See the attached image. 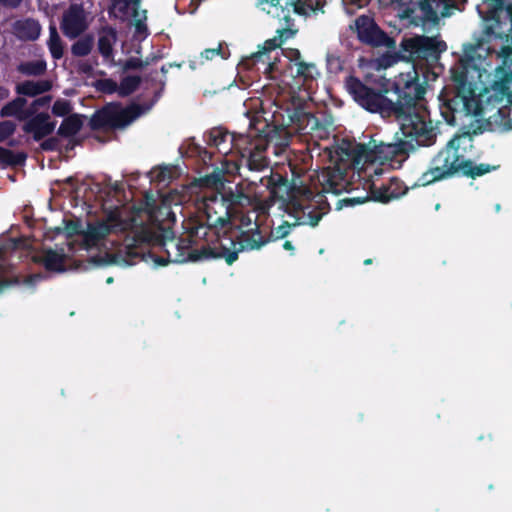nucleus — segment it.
<instances>
[{
	"instance_id": "nucleus-1",
	"label": "nucleus",
	"mask_w": 512,
	"mask_h": 512,
	"mask_svg": "<svg viewBox=\"0 0 512 512\" xmlns=\"http://www.w3.org/2000/svg\"><path fill=\"white\" fill-rule=\"evenodd\" d=\"M395 143L369 144L342 139L337 145L336 154L339 162L334 168H327L321 174L320 183L324 193L341 194L348 185L347 170H364L367 164L400 161L408 157L416 147H430L418 143L412 137H405Z\"/></svg>"
},
{
	"instance_id": "nucleus-2",
	"label": "nucleus",
	"mask_w": 512,
	"mask_h": 512,
	"mask_svg": "<svg viewBox=\"0 0 512 512\" xmlns=\"http://www.w3.org/2000/svg\"><path fill=\"white\" fill-rule=\"evenodd\" d=\"M206 144L209 147H219L229 141L237 150L239 159L235 162V170L240 175L241 166H246L250 171H262L269 166L266 155L271 144L275 147L286 148L289 144L288 132L281 126H271L264 122L262 128L250 130L247 134H231L228 131L216 127L206 135Z\"/></svg>"
},
{
	"instance_id": "nucleus-3",
	"label": "nucleus",
	"mask_w": 512,
	"mask_h": 512,
	"mask_svg": "<svg viewBox=\"0 0 512 512\" xmlns=\"http://www.w3.org/2000/svg\"><path fill=\"white\" fill-rule=\"evenodd\" d=\"M391 87L396 95L393 104L401 108L397 111L396 119L400 122L402 135L412 137L420 144L434 145L437 140V127L432 120H426L424 113L416 112L417 102L426 93L416 66L413 65L411 71L395 77Z\"/></svg>"
},
{
	"instance_id": "nucleus-4",
	"label": "nucleus",
	"mask_w": 512,
	"mask_h": 512,
	"mask_svg": "<svg viewBox=\"0 0 512 512\" xmlns=\"http://www.w3.org/2000/svg\"><path fill=\"white\" fill-rule=\"evenodd\" d=\"M481 126L472 132L466 131L450 139L431 159L429 168L421 174L418 182L422 186L463 176L476 179L490 173L495 166L486 163L476 164L459 151L460 144L465 140L472 141V136L482 133Z\"/></svg>"
},
{
	"instance_id": "nucleus-5",
	"label": "nucleus",
	"mask_w": 512,
	"mask_h": 512,
	"mask_svg": "<svg viewBox=\"0 0 512 512\" xmlns=\"http://www.w3.org/2000/svg\"><path fill=\"white\" fill-rule=\"evenodd\" d=\"M454 86H445L439 94V111L448 125H455L457 115L479 116L482 114L480 102L461 72L453 77Z\"/></svg>"
},
{
	"instance_id": "nucleus-6",
	"label": "nucleus",
	"mask_w": 512,
	"mask_h": 512,
	"mask_svg": "<svg viewBox=\"0 0 512 512\" xmlns=\"http://www.w3.org/2000/svg\"><path fill=\"white\" fill-rule=\"evenodd\" d=\"M238 227L233 224L231 228H222L212 230L215 236L214 239H200L199 250L192 253H178L176 254V261H184L190 259L191 261H202L208 259H224L228 265H232L239 255V240H238Z\"/></svg>"
},
{
	"instance_id": "nucleus-7",
	"label": "nucleus",
	"mask_w": 512,
	"mask_h": 512,
	"mask_svg": "<svg viewBox=\"0 0 512 512\" xmlns=\"http://www.w3.org/2000/svg\"><path fill=\"white\" fill-rule=\"evenodd\" d=\"M189 229L188 223L185 226V235L181 236L177 241L174 238L165 240L159 239L158 235L153 232L149 227L145 225H141L133 232V246L142 247L149 246L150 244H154L155 242H159L160 246L163 248L166 253V257L156 256L154 262L159 266H165L168 263H186L192 262L190 259H186L184 261H176L175 257L178 253H192L195 250H199L200 239L201 238H192V242L189 245L184 243L185 240L189 239Z\"/></svg>"
},
{
	"instance_id": "nucleus-8",
	"label": "nucleus",
	"mask_w": 512,
	"mask_h": 512,
	"mask_svg": "<svg viewBox=\"0 0 512 512\" xmlns=\"http://www.w3.org/2000/svg\"><path fill=\"white\" fill-rule=\"evenodd\" d=\"M292 172V179H288L281 174H273L270 172L269 176L262 177L260 182L266 186L273 199L282 201H289L294 208L304 209L301 205V200H310L313 197L311 189L301 180L304 174L303 169L297 168L296 165L289 164Z\"/></svg>"
},
{
	"instance_id": "nucleus-9",
	"label": "nucleus",
	"mask_w": 512,
	"mask_h": 512,
	"mask_svg": "<svg viewBox=\"0 0 512 512\" xmlns=\"http://www.w3.org/2000/svg\"><path fill=\"white\" fill-rule=\"evenodd\" d=\"M346 88L359 106L370 113H378L383 118H396L397 111L401 109L394 106L393 99L387 96L390 91L388 88L374 89L355 76L346 79Z\"/></svg>"
},
{
	"instance_id": "nucleus-10",
	"label": "nucleus",
	"mask_w": 512,
	"mask_h": 512,
	"mask_svg": "<svg viewBox=\"0 0 512 512\" xmlns=\"http://www.w3.org/2000/svg\"><path fill=\"white\" fill-rule=\"evenodd\" d=\"M203 211L206 218L205 223L198 221H189V239L185 240L184 243L189 245L193 240L192 238L205 239L209 235L210 231L218 230L222 228H231L232 218H234L230 208H227L223 200L218 198V194L213 193L211 196L206 197L203 202Z\"/></svg>"
},
{
	"instance_id": "nucleus-11",
	"label": "nucleus",
	"mask_w": 512,
	"mask_h": 512,
	"mask_svg": "<svg viewBox=\"0 0 512 512\" xmlns=\"http://www.w3.org/2000/svg\"><path fill=\"white\" fill-rule=\"evenodd\" d=\"M149 107L132 103L125 108L118 102H111L96 110L90 120L89 127L92 131H111L122 129L137 119Z\"/></svg>"
},
{
	"instance_id": "nucleus-12",
	"label": "nucleus",
	"mask_w": 512,
	"mask_h": 512,
	"mask_svg": "<svg viewBox=\"0 0 512 512\" xmlns=\"http://www.w3.org/2000/svg\"><path fill=\"white\" fill-rule=\"evenodd\" d=\"M447 45L436 37L426 35H414L403 38L399 46V55L402 59L413 62H436Z\"/></svg>"
},
{
	"instance_id": "nucleus-13",
	"label": "nucleus",
	"mask_w": 512,
	"mask_h": 512,
	"mask_svg": "<svg viewBox=\"0 0 512 512\" xmlns=\"http://www.w3.org/2000/svg\"><path fill=\"white\" fill-rule=\"evenodd\" d=\"M136 226L135 219H123L118 208L110 210L105 219L89 224L85 234V240L89 243H97L111 233L125 232Z\"/></svg>"
},
{
	"instance_id": "nucleus-14",
	"label": "nucleus",
	"mask_w": 512,
	"mask_h": 512,
	"mask_svg": "<svg viewBox=\"0 0 512 512\" xmlns=\"http://www.w3.org/2000/svg\"><path fill=\"white\" fill-rule=\"evenodd\" d=\"M357 37L361 43L371 47L395 48V40L383 31L374 19L367 15H361L355 20Z\"/></svg>"
},
{
	"instance_id": "nucleus-15",
	"label": "nucleus",
	"mask_w": 512,
	"mask_h": 512,
	"mask_svg": "<svg viewBox=\"0 0 512 512\" xmlns=\"http://www.w3.org/2000/svg\"><path fill=\"white\" fill-rule=\"evenodd\" d=\"M325 0H271V5L276 9L280 8L281 13H276V17L289 23L290 8L298 15L307 16L311 13L323 12Z\"/></svg>"
},
{
	"instance_id": "nucleus-16",
	"label": "nucleus",
	"mask_w": 512,
	"mask_h": 512,
	"mask_svg": "<svg viewBox=\"0 0 512 512\" xmlns=\"http://www.w3.org/2000/svg\"><path fill=\"white\" fill-rule=\"evenodd\" d=\"M281 43L280 37L266 40L260 50L242 60V65L247 69H253L255 65L261 63L264 65V73L273 78L272 73L278 70V66L276 59L271 60L270 53L280 47Z\"/></svg>"
},
{
	"instance_id": "nucleus-17",
	"label": "nucleus",
	"mask_w": 512,
	"mask_h": 512,
	"mask_svg": "<svg viewBox=\"0 0 512 512\" xmlns=\"http://www.w3.org/2000/svg\"><path fill=\"white\" fill-rule=\"evenodd\" d=\"M62 33L69 39L78 38L87 29L85 11L80 4H71L63 13L60 23Z\"/></svg>"
},
{
	"instance_id": "nucleus-18",
	"label": "nucleus",
	"mask_w": 512,
	"mask_h": 512,
	"mask_svg": "<svg viewBox=\"0 0 512 512\" xmlns=\"http://www.w3.org/2000/svg\"><path fill=\"white\" fill-rule=\"evenodd\" d=\"M55 122L50 121L47 112H41L24 123L22 129L27 134H32L33 140L38 142L52 134L55 129Z\"/></svg>"
},
{
	"instance_id": "nucleus-19",
	"label": "nucleus",
	"mask_w": 512,
	"mask_h": 512,
	"mask_svg": "<svg viewBox=\"0 0 512 512\" xmlns=\"http://www.w3.org/2000/svg\"><path fill=\"white\" fill-rule=\"evenodd\" d=\"M238 240L239 252L258 250L270 242V239L261 234L260 227L256 221L253 228L238 232Z\"/></svg>"
},
{
	"instance_id": "nucleus-20",
	"label": "nucleus",
	"mask_w": 512,
	"mask_h": 512,
	"mask_svg": "<svg viewBox=\"0 0 512 512\" xmlns=\"http://www.w3.org/2000/svg\"><path fill=\"white\" fill-rule=\"evenodd\" d=\"M222 190V192H215V194H218V198L223 200L227 208H230V212H232L234 217H236L239 208H243L251 203V198L242 189L237 187L232 189L229 187L228 189L222 188Z\"/></svg>"
},
{
	"instance_id": "nucleus-21",
	"label": "nucleus",
	"mask_w": 512,
	"mask_h": 512,
	"mask_svg": "<svg viewBox=\"0 0 512 512\" xmlns=\"http://www.w3.org/2000/svg\"><path fill=\"white\" fill-rule=\"evenodd\" d=\"M14 34L23 41H35L41 33V26L37 20L27 18L18 20L13 25Z\"/></svg>"
},
{
	"instance_id": "nucleus-22",
	"label": "nucleus",
	"mask_w": 512,
	"mask_h": 512,
	"mask_svg": "<svg viewBox=\"0 0 512 512\" xmlns=\"http://www.w3.org/2000/svg\"><path fill=\"white\" fill-rule=\"evenodd\" d=\"M52 89L50 80H26L16 85L15 91L18 95L27 97H36L38 95L49 92Z\"/></svg>"
},
{
	"instance_id": "nucleus-23",
	"label": "nucleus",
	"mask_w": 512,
	"mask_h": 512,
	"mask_svg": "<svg viewBox=\"0 0 512 512\" xmlns=\"http://www.w3.org/2000/svg\"><path fill=\"white\" fill-rule=\"evenodd\" d=\"M33 262L43 264L47 271L51 272H64L65 271V256L59 254L52 249H48L44 256H34Z\"/></svg>"
},
{
	"instance_id": "nucleus-24",
	"label": "nucleus",
	"mask_w": 512,
	"mask_h": 512,
	"mask_svg": "<svg viewBox=\"0 0 512 512\" xmlns=\"http://www.w3.org/2000/svg\"><path fill=\"white\" fill-rule=\"evenodd\" d=\"M117 39L116 30L112 27H104L98 38V51L105 60H113V44Z\"/></svg>"
},
{
	"instance_id": "nucleus-25",
	"label": "nucleus",
	"mask_w": 512,
	"mask_h": 512,
	"mask_svg": "<svg viewBox=\"0 0 512 512\" xmlns=\"http://www.w3.org/2000/svg\"><path fill=\"white\" fill-rule=\"evenodd\" d=\"M47 46L53 59L60 60L63 57L64 43L54 24L49 25V38L47 41Z\"/></svg>"
},
{
	"instance_id": "nucleus-26",
	"label": "nucleus",
	"mask_w": 512,
	"mask_h": 512,
	"mask_svg": "<svg viewBox=\"0 0 512 512\" xmlns=\"http://www.w3.org/2000/svg\"><path fill=\"white\" fill-rule=\"evenodd\" d=\"M82 126L83 122L81 117L77 114H73L65 117L58 128L57 134L62 137H72L81 130Z\"/></svg>"
},
{
	"instance_id": "nucleus-27",
	"label": "nucleus",
	"mask_w": 512,
	"mask_h": 512,
	"mask_svg": "<svg viewBox=\"0 0 512 512\" xmlns=\"http://www.w3.org/2000/svg\"><path fill=\"white\" fill-rule=\"evenodd\" d=\"M27 105V100L24 97L18 96L6 103L0 110V116L15 117L20 121V117L23 115V109Z\"/></svg>"
},
{
	"instance_id": "nucleus-28",
	"label": "nucleus",
	"mask_w": 512,
	"mask_h": 512,
	"mask_svg": "<svg viewBox=\"0 0 512 512\" xmlns=\"http://www.w3.org/2000/svg\"><path fill=\"white\" fill-rule=\"evenodd\" d=\"M94 47V37L86 34L71 45V54L74 57H85L91 53Z\"/></svg>"
},
{
	"instance_id": "nucleus-29",
	"label": "nucleus",
	"mask_w": 512,
	"mask_h": 512,
	"mask_svg": "<svg viewBox=\"0 0 512 512\" xmlns=\"http://www.w3.org/2000/svg\"><path fill=\"white\" fill-rule=\"evenodd\" d=\"M27 154L25 152H13L0 146V163L4 166H22L25 164Z\"/></svg>"
},
{
	"instance_id": "nucleus-30",
	"label": "nucleus",
	"mask_w": 512,
	"mask_h": 512,
	"mask_svg": "<svg viewBox=\"0 0 512 512\" xmlns=\"http://www.w3.org/2000/svg\"><path fill=\"white\" fill-rule=\"evenodd\" d=\"M46 70L47 63L45 60L21 62L17 66V71L26 76H41Z\"/></svg>"
},
{
	"instance_id": "nucleus-31",
	"label": "nucleus",
	"mask_w": 512,
	"mask_h": 512,
	"mask_svg": "<svg viewBox=\"0 0 512 512\" xmlns=\"http://www.w3.org/2000/svg\"><path fill=\"white\" fill-rule=\"evenodd\" d=\"M142 78L137 75L123 77L118 85V94L121 97H127L133 94L140 86Z\"/></svg>"
},
{
	"instance_id": "nucleus-32",
	"label": "nucleus",
	"mask_w": 512,
	"mask_h": 512,
	"mask_svg": "<svg viewBox=\"0 0 512 512\" xmlns=\"http://www.w3.org/2000/svg\"><path fill=\"white\" fill-rule=\"evenodd\" d=\"M319 75L317 67L314 63H307L305 61L296 62V74L294 77L302 78L304 83L315 80Z\"/></svg>"
},
{
	"instance_id": "nucleus-33",
	"label": "nucleus",
	"mask_w": 512,
	"mask_h": 512,
	"mask_svg": "<svg viewBox=\"0 0 512 512\" xmlns=\"http://www.w3.org/2000/svg\"><path fill=\"white\" fill-rule=\"evenodd\" d=\"M369 193L371 198L377 202L388 203L392 200L390 197V190H388V182L382 183L380 186L372 183L369 189Z\"/></svg>"
},
{
	"instance_id": "nucleus-34",
	"label": "nucleus",
	"mask_w": 512,
	"mask_h": 512,
	"mask_svg": "<svg viewBox=\"0 0 512 512\" xmlns=\"http://www.w3.org/2000/svg\"><path fill=\"white\" fill-rule=\"evenodd\" d=\"M201 182L205 187L213 188L217 192L224 188V177L220 171L215 170L211 174L204 176L201 178Z\"/></svg>"
},
{
	"instance_id": "nucleus-35",
	"label": "nucleus",
	"mask_w": 512,
	"mask_h": 512,
	"mask_svg": "<svg viewBox=\"0 0 512 512\" xmlns=\"http://www.w3.org/2000/svg\"><path fill=\"white\" fill-rule=\"evenodd\" d=\"M388 190L392 200L398 199L408 192V187L397 177H391L388 181Z\"/></svg>"
},
{
	"instance_id": "nucleus-36",
	"label": "nucleus",
	"mask_w": 512,
	"mask_h": 512,
	"mask_svg": "<svg viewBox=\"0 0 512 512\" xmlns=\"http://www.w3.org/2000/svg\"><path fill=\"white\" fill-rule=\"evenodd\" d=\"M296 225H297L296 223L289 224L287 221H284L278 227L273 228L270 231L269 236L266 237V238L270 239V241H276V240H279V239H283V238L287 237L290 234L291 229L294 228Z\"/></svg>"
},
{
	"instance_id": "nucleus-37",
	"label": "nucleus",
	"mask_w": 512,
	"mask_h": 512,
	"mask_svg": "<svg viewBox=\"0 0 512 512\" xmlns=\"http://www.w3.org/2000/svg\"><path fill=\"white\" fill-rule=\"evenodd\" d=\"M94 87L97 91L104 94L118 93V84L111 78L99 79L94 83Z\"/></svg>"
},
{
	"instance_id": "nucleus-38",
	"label": "nucleus",
	"mask_w": 512,
	"mask_h": 512,
	"mask_svg": "<svg viewBox=\"0 0 512 512\" xmlns=\"http://www.w3.org/2000/svg\"><path fill=\"white\" fill-rule=\"evenodd\" d=\"M301 205L304 207L303 210L299 209V208H294V209L297 211H301L303 213V215H307V218H308L307 223L310 226H312V227L317 226L318 223L320 222V220L322 219L323 215L326 213V211L309 210L308 212H306L307 209H310V206L309 205L305 206L302 202H301Z\"/></svg>"
},
{
	"instance_id": "nucleus-39",
	"label": "nucleus",
	"mask_w": 512,
	"mask_h": 512,
	"mask_svg": "<svg viewBox=\"0 0 512 512\" xmlns=\"http://www.w3.org/2000/svg\"><path fill=\"white\" fill-rule=\"evenodd\" d=\"M72 107L68 100L57 99L52 106V113L58 117H67Z\"/></svg>"
},
{
	"instance_id": "nucleus-40",
	"label": "nucleus",
	"mask_w": 512,
	"mask_h": 512,
	"mask_svg": "<svg viewBox=\"0 0 512 512\" xmlns=\"http://www.w3.org/2000/svg\"><path fill=\"white\" fill-rule=\"evenodd\" d=\"M327 69L331 73H339L344 69V61L342 58L335 54L327 55Z\"/></svg>"
},
{
	"instance_id": "nucleus-41",
	"label": "nucleus",
	"mask_w": 512,
	"mask_h": 512,
	"mask_svg": "<svg viewBox=\"0 0 512 512\" xmlns=\"http://www.w3.org/2000/svg\"><path fill=\"white\" fill-rule=\"evenodd\" d=\"M148 65H150L149 58H146L145 60H141L140 58H137V57H130L125 60L122 68L124 71H130V70L142 69Z\"/></svg>"
},
{
	"instance_id": "nucleus-42",
	"label": "nucleus",
	"mask_w": 512,
	"mask_h": 512,
	"mask_svg": "<svg viewBox=\"0 0 512 512\" xmlns=\"http://www.w3.org/2000/svg\"><path fill=\"white\" fill-rule=\"evenodd\" d=\"M16 131V124L11 120L0 122V143L8 139Z\"/></svg>"
},
{
	"instance_id": "nucleus-43",
	"label": "nucleus",
	"mask_w": 512,
	"mask_h": 512,
	"mask_svg": "<svg viewBox=\"0 0 512 512\" xmlns=\"http://www.w3.org/2000/svg\"><path fill=\"white\" fill-rule=\"evenodd\" d=\"M190 151L193 155L198 156L204 164H207L212 160V153L208 151L205 147H202L198 144H193L190 147Z\"/></svg>"
},
{
	"instance_id": "nucleus-44",
	"label": "nucleus",
	"mask_w": 512,
	"mask_h": 512,
	"mask_svg": "<svg viewBox=\"0 0 512 512\" xmlns=\"http://www.w3.org/2000/svg\"><path fill=\"white\" fill-rule=\"evenodd\" d=\"M216 56H220L223 59L227 58L226 51L223 49L221 43L217 48H208L201 53V57L205 60H212Z\"/></svg>"
},
{
	"instance_id": "nucleus-45",
	"label": "nucleus",
	"mask_w": 512,
	"mask_h": 512,
	"mask_svg": "<svg viewBox=\"0 0 512 512\" xmlns=\"http://www.w3.org/2000/svg\"><path fill=\"white\" fill-rule=\"evenodd\" d=\"M146 20V10H143L141 14L137 18H135V32L137 35H144V37L148 34V28L145 24Z\"/></svg>"
},
{
	"instance_id": "nucleus-46",
	"label": "nucleus",
	"mask_w": 512,
	"mask_h": 512,
	"mask_svg": "<svg viewBox=\"0 0 512 512\" xmlns=\"http://www.w3.org/2000/svg\"><path fill=\"white\" fill-rule=\"evenodd\" d=\"M59 147V140L56 137L43 139L40 143V148L43 151H55Z\"/></svg>"
},
{
	"instance_id": "nucleus-47",
	"label": "nucleus",
	"mask_w": 512,
	"mask_h": 512,
	"mask_svg": "<svg viewBox=\"0 0 512 512\" xmlns=\"http://www.w3.org/2000/svg\"><path fill=\"white\" fill-rule=\"evenodd\" d=\"M18 279H20L18 276H16ZM45 279V275L42 273H34L26 276L24 280L22 281L23 284L33 286L37 282ZM19 284H21V280H19Z\"/></svg>"
},
{
	"instance_id": "nucleus-48",
	"label": "nucleus",
	"mask_w": 512,
	"mask_h": 512,
	"mask_svg": "<svg viewBox=\"0 0 512 512\" xmlns=\"http://www.w3.org/2000/svg\"><path fill=\"white\" fill-rule=\"evenodd\" d=\"M39 108L37 106H33V101L29 105V107L23 109V115L20 117V121H28L32 117H34L37 113Z\"/></svg>"
},
{
	"instance_id": "nucleus-49",
	"label": "nucleus",
	"mask_w": 512,
	"mask_h": 512,
	"mask_svg": "<svg viewBox=\"0 0 512 512\" xmlns=\"http://www.w3.org/2000/svg\"><path fill=\"white\" fill-rule=\"evenodd\" d=\"M126 8L131 7L133 9V17L137 18L139 14L140 0H122Z\"/></svg>"
},
{
	"instance_id": "nucleus-50",
	"label": "nucleus",
	"mask_w": 512,
	"mask_h": 512,
	"mask_svg": "<svg viewBox=\"0 0 512 512\" xmlns=\"http://www.w3.org/2000/svg\"><path fill=\"white\" fill-rule=\"evenodd\" d=\"M52 101L51 95H45L33 100V106H37L39 109L42 107H47Z\"/></svg>"
},
{
	"instance_id": "nucleus-51",
	"label": "nucleus",
	"mask_w": 512,
	"mask_h": 512,
	"mask_svg": "<svg viewBox=\"0 0 512 512\" xmlns=\"http://www.w3.org/2000/svg\"><path fill=\"white\" fill-rule=\"evenodd\" d=\"M216 149L223 156H226L229 153H236L237 154V150L234 147H232V145L230 144L229 141L225 145L216 147Z\"/></svg>"
},
{
	"instance_id": "nucleus-52",
	"label": "nucleus",
	"mask_w": 512,
	"mask_h": 512,
	"mask_svg": "<svg viewBox=\"0 0 512 512\" xmlns=\"http://www.w3.org/2000/svg\"><path fill=\"white\" fill-rule=\"evenodd\" d=\"M12 285H19V279L17 277H12L10 279H4L0 281V293L3 291L4 288L12 286Z\"/></svg>"
},
{
	"instance_id": "nucleus-53",
	"label": "nucleus",
	"mask_w": 512,
	"mask_h": 512,
	"mask_svg": "<svg viewBox=\"0 0 512 512\" xmlns=\"http://www.w3.org/2000/svg\"><path fill=\"white\" fill-rule=\"evenodd\" d=\"M22 0H0V3L8 8H17Z\"/></svg>"
},
{
	"instance_id": "nucleus-54",
	"label": "nucleus",
	"mask_w": 512,
	"mask_h": 512,
	"mask_svg": "<svg viewBox=\"0 0 512 512\" xmlns=\"http://www.w3.org/2000/svg\"><path fill=\"white\" fill-rule=\"evenodd\" d=\"M290 61L294 62L296 64V62L298 61H302L301 60V53L298 49H291L290 50Z\"/></svg>"
},
{
	"instance_id": "nucleus-55",
	"label": "nucleus",
	"mask_w": 512,
	"mask_h": 512,
	"mask_svg": "<svg viewBox=\"0 0 512 512\" xmlns=\"http://www.w3.org/2000/svg\"><path fill=\"white\" fill-rule=\"evenodd\" d=\"M253 220L248 214H243L240 217V225L242 227H248L252 224Z\"/></svg>"
},
{
	"instance_id": "nucleus-56",
	"label": "nucleus",
	"mask_w": 512,
	"mask_h": 512,
	"mask_svg": "<svg viewBox=\"0 0 512 512\" xmlns=\"http://www.w3.org/2000/svg\"><path fill=\"white\" fill-rule=\"evenodd\" d=\"M10 91L5 86L0 85V101L5 100L9 97Z\"/></svg>"
},
{
	"instance_id": "nucleus-57",
	"label": "nucleus",
	"mask_w": 512,
	"mask_h": 512,
	"mask_svg": "<svg viewBox=\"0 0 512 512\" xmlns=\"http://www.w3.org/2000/svg\"><path fill=\"white\" fill-rule=\"evenodd\" d=\"M80 71L85 74H88L92 71V66L88 63H84L80 66Z\"/></svg>"
},
{
	"instance_id": "nucleus-58",
	"label": "nucleus",
	"mask_w": 512,
	"mask_h": 512,
	"mask_svg": "<svg viewBox=\"0 0 512 512\" xmlns=\"http://www.w3.org/2000/svg\"><path fill=\"white\" fill-rule=\"evenodd\" d=\"M158 72L156 70L150 72L145 76V80L147 81H155L157 77Z\"/></svg>"
},
{
	"instance_id": "nucleus-59",
	"label": "nucleus",
	"mask_w": 512,
	"mask_h": 512,
	"mask_svg": "<svg viewBox=\"0 0 512 512\" xmlns=\"http://www.w3.org/2000/svg\"><path fill=\"white\" fill-rule=\"evenodd\" d=\"M283 248H284L285 250H287V251H291V252H293V251H294V246H293V244H292V242H291V241H285V242L283 243Z\"/></svg>"
},
{
	"instance_id": "nucleus-60",
	"label": "nucleus",
	"mask_w": 512,
	"mask_h": 512,
	"mask_svg": "<svg viewBox=\"0 0 512 512\" xmlns=\"http://www.w3.org/2000/svg\"><path fill=\"white\" fill-rule=\"evenodd\" d=\"M92 261L96 264H101L103 263V260L101 258H98V257H93L92 258Z\"/></svg>"
},
{
	"instance_id": "nucleus-61",
	"label": "nucleus",
	"mask_w": 512,
	"mask_h": 512,
	"mask_svg": "<svg viewBox=\"0 0 512 512\" xmlns=\"http://www.w3.org/2000/svg\"><path fill=\"white\" fill-rule=\"evenodd\" d=\"M66 183L72 185L74 183V177L70 176L65 180Z\"/></svg>"
},
{
	"instance_id": "nucleus-62",
	"label": "nucleus",
	"mask_w": 512,
	"mask_h": 512,
	"mask_svg": "<svg viewBox=\"0 0 512 512\" xmlns=\"http://www.w3.org/2000/svg\"><path fill=\"white\" fill-rule=\"evenodd\" d=\"M148 58H149V62L151 64V63L157 61L160 57H158V56H151V57H148Z\"/></svg>"
},
{
	"instance_id": "nucleus-63",
	"label": "nucleus",
	"mask_w": 512,
	"mask_h": 512,
	"mask_svg": "<svg viewBox=\"0 0 512 512\" xmlns=\"http://www.w3.org/2000/svg\"><path fill=\"white\" fill-rule=\"evenodd\" d=\"M160 70L162 74L166 75V73L168 72V67L166 65H163Z\"/></svg>"
},
{
	"instance_id": "nucleus-64",
	"label": "nucleus",
	"mask_w": 512,
	"mask_h": 512,
	"mask_svg": "<svg viewBox=\"0 0 512 512\" xmlns=\"http://www.w3.org/2000/svg\"><path fill=\"white\" fill-rule=\"evenodd\" d=\"M486 34H487V35L494 34V30H493V28H492V27H487V28H486Z\"/></svg>"
}]
</instances>
